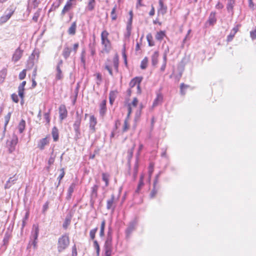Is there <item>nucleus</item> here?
<instances>
[{"label":"nucleus","instance_id":"nucleus-1","mask_svg":"<svg viewBox=\"0 0 256 256\" xmlns=\"http://www.w3.org/2000/svg\"><path fill=\"white\" fill-rule=\"evenodd\" d=\"M70 243L68 234H64L60 236L58 241L57 249L58 253H61L66 250Z\"/></svg>","mask_w":256,"mask_h":256},{"label":"nucleus","instance_id":"nucleus-2","mask_svg":"<svg viewBox=\"0 0 256 256\" xmlns=\"http://www.w3.org/2000/svg\"><path fill=\"white\" fill-rule=\"evenodd\" d=\"M82 122V114L78 112H76V118L73 124L74 129L75 132L74 139L78 140L80 137V126Z\"/></svg>","mask_w":256,"mask_h":256},{"label":"nucleus","instance_id":"nucleus-3","mask_svg":"<svg viewBox=\"0 0 256 256\" xmlns=\"http://www.w3.org/2000/svg\"><path fill=\"white\" fill-rule=\"evenodd\" d=\"M15 8L12 6H10L6 10L4 14L0 18V24H3L6 22L13 14Z\"/></svg>","mask_w":256,"mask_h":256},{"label":"nucleus","instance_id":"nucleus-4","mask_svg":"<svg viewBox=\"0 0 256 256\" xmlns=\"http://www.w3.org/2000/svg\"><path fill=\"white\" fill-rule=\"evenodd\" d=\"M116 200L115 199V196L114 194L111 195V197L110 199L107 200L106 202V209L112 210V211H114L116 206Z\"/></svg>","mask_w":256,"mask_h":256},{"label":"nucleus","instance_id":"nucleus-5","mask_svg":"<svg viewBox=\"0 0 256 256\" xmlns=\"http://www.w3.org/2000/svg\"><path fill=\"white\" fill-rule=\"evenodd\" d=\"M97 124L96 118L94 115H92L90 117L89 128L90 132L92 134L96 131V126Z\"/></svg>","mask_w":256,"mask_h":256},{"label":"nucleus","instance_id":"nucleus-6","mask_svg":"<svg viewBox=\"0 0 256 256\" xmlns=\"http://www.w3.org/2000/svg\"><path fill=\"white\" fill-rule=\"evenodd\" d=\"M62 64L63 60L62 59L60 60L56 66V80H61L63 77L62 71L61 70V67L62 66Z\"/></svg>","mask_w":256,"mask_h":256},{"label":"nucleus","instance_id":"nucleus-7","mask_svg":"<svg viewBox=\"0 0 256 256\" xmlns=\"http://www.w3.org/2000/svg\"><path fill=\"white\" fill-rule=\"evenodd\" d=\"M23 50L20 48H18L14 52L12 58V60L14 62L19 60L22 56Z\"/></svg>","mask_w":256,"mask_h":256},{"label":"nucleus","instance_id":"nucleus-8","mask_svg":"<svg viewBox=\"0 0 256 256\" xmlns=\"http://www.w3.org/2000/svg\"><path fill=\"white\" fill-rule=\"evenodd\" d=\"M104 256H111L112 251V244L104 242Z\"/></svg>","mask_w":256,"mask_h":256},{"label":"nucleus","instance_id":"nucleus-9","mask_svg":"<svg viewBox=\"0 0 256 256\" xmlns=\"http://www.w3.org/2000/svg\"><path fill=\"white\" fill-rule=\"evenodd\" d=\"M60 118L61 120L66 118L68 112L64 105H60L59 107Z\"/></svg>","mask_w":256,"mask_h":256},{"label":"nucleus","instance_id":"nucleus-10","mask_svg":"<svg viewBox=\"0 0 256 256\" xmlns=\"http://www.w3.org/2000/svg\"><path fill=\"white\" fill-rule=\"evenodd\" d=\"M48 138V136H46L40 140L38 142V148L40 150H44L45 146L49 144Z\"/></svg>","mask_w":256,"mask_h":256},{"label":"nucleus","instance_id":"nucleus-11","mask_svg":"<svg viewBox=\"0 0 256 256\" xmlns=\"http://www.w3.org/2000/svg\"><path fill=\"white\" fill-rule=\"evenodd\" d=\"M136 224V222L134 220L132 221L130 223L128 227L127 228L126 230V233L127 237L129 236L130 234H132V232L134 230Z\"/></svg>","mask_w":256,"mask_h":256},{"label":"nucleus","instance_id":"nucleus-12","mask_svg":"<svg viewBox=\"0 0 256 256\" xmlns=\"http://www.w3.org/2000/svg\"><path fill=\"white\" fill-rule=\"evenodd\" d=\"M18 138L14 136L10 142V144L8 147V152L10 153L12 152L15 150V147L18 143Z\"/></svg>","mask_w":256,"mask_h":256},{"label":"nucleus","instance_id":"nucleus-13","mask_svg":"<svg viewBox=\"0 0 256 256\" xmlns=\"http://www.w3.org/2000/svg\"><path fill=\"white\" fill-rule=\"evenodd\" d=\"M35 54H37V57L38 58V54H36V52H32V54H31V56L29 57V59L28 60L27 68L28 69H32L34 64V58L35 56V55H34Z\"/></svg>","mask_w":256,"mask_h":256},{"label":"nucleus","instance_id":"nucleus-14","mask_svg":"<svg viewBox=\"0 0 256 256\" xmlns=\"http://www.w3.org/2000/svg\"><path fill=\"white\" fill-rule=\"evenodd\" d=\"M160 174H156L155 177V179H154V186H153L154 188L150 194V196L151 198H153L154 197V196H156V194L157 193L158 190H156V184H157V183L158 182V178H159Z\"/></svg>","mask_w":256,"mask_h":256},{"label":"nucleus","instance_id":"nucleus-15","mask_svg":"<svg viewBox=\"0 0 256 256\" xmlns=\"http://www.w3.org/2000/svg\"><path fill=\"white\" fill-rule=\"evenodd\" d=\"M76 184L74 182H72V184H71L69 186V188L68 190L67 194H66V199L67 200H70L72 196V194L74 192V190L76 188Z\"/></svg>","mask_w":256,"mask_h":256},{"label":"nucleus","instance_id":"nucleus-16","mask_svg":"<svg viewBox=\"0 0 256 256\" xmlns=\"http://www.w3.org/2000/svg\"><path fill=\"white\" fill-rule=\"evenodd\" d=\"M72 2L67 1L61 12V16H63L66 12L70 11L72 8Z\"/></svg>","mask_w":256,"mask_h":256},{"label":"nucleus","instance_id":"nucleus-17","mask_svg":"<svg viewBox=\"0 0 256 256\" xmlns=\"http://www.w3.org/2000/svg\"><path fill=\"white\" fill-rule=\"evenodd\" d=\"M16 180L17 178L15 176L10 178L5 184L4 188L6 189L10 188L15 183Z\"/></svg>","mask_w":256,"mask_h":256},{"label":"nucleus","instance_id":"nucleus-18","mask_svg":"<svg viewBox=\"0 0 256 256\" xmlns=\"http://www.w3.org/2000/svg\"><path fill=\"white\" fill-rule=\"evenodd\" d=\"M106 100H104L102 101V103L100 104V114L102 116H104L106 112Z\"/></svg>","mask_w":256,"mask_h":256},{"label":"nucleus","instance_id":"nucleus-19","mask_svg":"<svg viewBox=\"0 0 256 256\" xmlns=\"http://www.w3.org/2000/svg\"><path fill=\"white\" fill-rule=\"evenodd\" d=\"M158 52L155 51L153 54L152 56V66H155L158 63Z\"/></svg>","mask_w":256,"mask_h":256},{"label":"nucleus","instance_id":"nucleus-20","mask_svg":"<svg viewBox=\"0 0 256 256\" xmlns=\"http://www.w3.org/2000/svg\"><path fill=\"white\" fill-rule=\"evenodd\" d=\"M142 78L139 77H136L134 78L130 82V86L131 88H134L136 85L140 84Z\"/></svg>","mask_w":256,"mask_h":256},{"label":"nucleus","instance_id":"nucleus-21","mask_svg":"<svg viewBox=\"0 0 256 256\" xmlns=\"http://www.w3.org/2000/svg\"><path fill=\"white\" fill-rule=\"evenodd\" d=\"M76 22H74L72 23L71 26L69 28L68 32L70 35H74L76 32Z\"/></svg>","mask_w":256,"mask_h":256},{"label":"nucleus","instance_id":"nucleus-22","mask_svg":"<svg viewBox=\"0 0 256 256\" xmlns=\"http://www.w3.org/2000/svg\"><path fill=\"white\" fill-rule=\"evenodd\" d=\"M52 134L54 142L58 140L59 138L58 130L56 127L54 126L52 129Z\"/></svg>","mask_w":256,"mask_h":256},{"label":"nucleus","instance_id":"nucleus-23","mask_svg":"<svg viewBox=\"0 0 256 256\" xmlns=\"http://www.w3.org/2000/svg\"><path fill=\"white\" fill-rule=\"evenodd\" d=\"M98 186L96 184L94 185L92 188V192H91V198L95 199L98 196Z\"/></svg>","mask_w":256,"mask_h":256},{"label":"nucleus","instance_id":"nucleus-24","mask_svg":"<svg viewBox=\"0 0 256 256\" xmlns=\"http://www.w3.org/2000/svg\"><path fill=\"white\" fill-rule=\"evenodd\" d=\"M216 22V12H212L208 18V22L210 25H214Z\"/></svg>","mask_w":256,"mask_h":256},{"label":"nucleus","instance_id":"nucleus-25","mask_svg":"<svg viewBox=\"0 0 256 256\" xmlns=\"http://www.w3.org/2000/svg\"><path fill=\"white\" fill-rule=\"evenodd\" d=\"M71 49L67 46H65L62 51V54L65 59H67L70 56Z\"/></svg>","mask_w":256,"mask_h":256},{"label":"nucleus","instance_id":"nucleus-26","mask_svg":"<svg viewBox=\"0 0 256 256\" xmlns=\"http://www.w3.org/2000/svg\"><path fill=\"white\" fill-rule=\"evenodd\" d=\"M39 232L38 226H33V230L32 232V236L34 240H37Z\"/></svg>","mask_w":256,"mask_h":256},{"label":"nucleus","instance_id":"nucleus-27","mask_svg":"<svg viewBox=\"0 0 256 256\" xmlns=\"http://www.w3.org/2000/svg\"><path fill=\"white\" fill-rule=\"evenodd\" d=\"M102 44L104 46V48H103V51L108 53L110 51L111 49L110 42V40H106L104 42V43H102Z\"/></svg>","mask_w":256,"mask_h":256},{"label":"nucleus","instance_id":"nucleus-28","mask_svg":"<svg viewBox=\"0 0 256 256\" xmlns=\"http://www.w3.org/2000/svg\"><path fill=\"white\" fill-rule=\"evenodd\" d=\"M162 96L160 94H157L156 98L154 99L152 106L155 107L157 106L160 103L162 102Z\"/></svg>","mask_w":256,"mask_h":256},{"label":"nucleus","instance_id":"nucleus-29","mask_svg":"<svg viewBox=\"0 0 256 256\" xmlns=\"http://www.w3.org/2000/svg\"><path fill=\"white\" fill-rule=\"evenodd\" d=\"M96 5L95 0H88V2L86 9L89 11L94 10Z\"/></svg>","mask_w":256,"mask_h":256},{"label":"nucleus","instance_id":"nucleus-30","mask_svg":"<svg viewBox=\"0 0 256 256\" xmlns=\"http://www.w3.org/2000/svg\"><path fill=\"white\" fill-rule=\"evenodd\" d=\"M235 2V0L228 1V3L226 4V9L228 12H232Z\"/></svg>","mask_w":256,"mask_h":256},{"label":"nucleus","instance_id":"nucleus-31","mask_svg":"<svg viewBox=\"0 0 256 256\" xmlns=\"http://www.w3.org/2000/svg\"><path fill=\"white\" fill-rule=\"evenodd\" d=\"M109 177L110 175L108 173H102V180L105 182V186H108L109 184Z\"/></svg>","mask_w":256,"mask_h":256},{"label":"nucleus","instance_id":"nucleus-32","mask_svg":"<svg viewBox=\"0 0 256 256\" xmlns=\"http://www.w3.org/2000/svg\"><path fill=\"white\" fill-rule=\"evenodd\" d=\"M165 36V32L164 31L160 30L156 33V38L158 40L161 41Z\"/></svg>","mask_w":256,"mask_h":256},{"label":"nucleus","instance_id":"nucleus-33","mask_svg":"<svg viewBox=\"0 0 256 256\" xmlns=\"http://www.w3.org/2000/svg\"><path fill=\"white\" fill-rule=\"evenodd\" d=\"M108 33L106 30H104L101 34L102 43H104L106 40H109L108 37Z\"/></svg>","mask_w":256,"mask_h":256},{"label":"nucleus","instance_id":"nucleus-34","mask_svg":"<svg viewBox=\"0 0 256 256\" xmlns=\"http://www.w3.org/2000/svg\"><path fill=\"white\" fill-rule=\"evenodd\" d=\"M132 18H129L126 25V30L128 33V36H130L131 34V30L132 28Z\"/></svg>","mask_w":256,"mask_h":256},{"label":"nucleus","instance_id":"nucleus-35","mask_svg":"<svg viewBox=\"0 0 256 256\" xmlns=\"http://www.w3.org/2000/svg\"><path fill=\"white\" fill-rule=\"evenodd\" d=\"M26 122L24 120H22L19 123L18 128L20 133H22L25 128Z\"/></svg>","mask_w":256,"mask_h":256},{"label":"nucleus","instance_id":"nucleus-36","mask_svg":"<svg viewBox=\"0 0 256 256\" xmlns=\"http://www.w3.org/2000/svg\"><path fill=\"white\" fill-rule=\"evenodd\" d=\"M106 222L103 220L101 223L100 229V237H103L104 236V228H105Z\"/></svg>","mask_w":256,"mask_h":256},{"label":"nucleus","instance_id":"nucleus-37","mask_svg":"<svg viewBox=\"0 0 256 256\" xmlns=\"http://www.w3.org/2000/svg\"><path fill=\"white\" fill-rule=\"evenodd\" d=\"M144 185V176L142 175V176H140V181H139V183H138V188H136V192H138L140 190L141 188Z\"/></svg>","mask_w":256,"mask_h":256},{"label":"nucleus","instance_id":"nucleus-38","mask_svg":"<svg viewBox=\"0 0 256 256\" xmlns=\"http://www.w3.org/2000/svg\"><path fill=\"white\" fill-rule=\"evenodd\" d=\"M148 60L147 57H145L142 60V61L141 62V64H140V68L142 70H145L147 66H148Z\"/></svg>","mask_w":256,"mask_h":256},{"label":"nucleus","instance_id":"nucleus-39","mask_svg":"<svg viewBox=\"0 0 256 256\" xmlns=\"http://www.w3.org/2000/svg\"><path fill=\"white\" fill-rule=\"evenodd\" d=\"M24 87L20 84V86L18 87V96L22 100H23L24 98Z\"/></svg>","mask_w":256,"mask_h":256},{"label":"nucleus","instance_id":"nucleus-40","mask_svg":"<svg viewBox=\"0 0 256 256\" xmlns=\"http://www.w3.org/2000/svg\"><path fill=\"white\" fill-rule=\"evenodd\" d=\"M60 171V174L59 175V176L58 178V184L56 186L57 188L60 184V181L63 178L64 176V174H65V172H64V168H61Z\"/></svg>","mask_w":256,"mask_h":256},{"label":"nucleus","instance_id":"nucleus-41","mask_svg":"<svg viewBox=\"0 0 256 256\" xmlns=\"http://www.w3.org/2000/svg\"><path fill=\"white\" fill-rule=\"evenodd\" d=\"M146 39L148 42L149 46H152L154 45V42L152 40V36L151 34H147Z\"/></svg>","mask_w":256,"mask_h":256},{"label":"nucleus","instance_id":"nucleus-42","mask_svg":"<svg viewBox=\"0 0 256 256\" xmlns=\"http://www.w3.org/2000/svg\"><path fill=\"white\" fill-rule=\"evenodd\" d=\"M94 247L96 250L97 256H99L100 252V248L98 242L96 240H94Z\"/></svg>","mask_w":256,"mask_h":256},{"label":"nucleus","instance_id":"nucleus-43","mask_svg":"<svg viewBox=\"0 0 256 256\" xmlns=\"http://www.w3.org/2000/svg\"><path fill=\"white\" fill-rule=\"evenodd\" d=\"M60 2H54L52 4L49 10L48 13H50L52 11L55 10L56 9H57L60 6Z\"/></svg>","mask_w":256,"mask_h":256},{"label":"nucleus","instance_id":"nucleus-44","mask_svg":"<svg viewBox=\"0 0 256 256\" xmlns=\"http://www.w3.org/2000/svg\"><path fill=\"white\" fill-rule=\"evenodd\" d=\"M98 228H96L94 229H92L90 230V239L92 240H94L95 238L96 234L98 230Z\"/></svg>","mask_w":256,"mask_h":256},{"label":"nucleus","instance_id":"nucleus-45","mask_svg":"<svg viewBox=\"0 0 256 256\" xmlns=\"http://www.w3.org/2000/svg\"><path fill=\"white\" fill-rule=\"evenodd\" d=\"M116 5H115L111 12V17L112 20H116L117 18V16L116 14Z\"/></svg>","mask_w":256,"mask_h":256},{"label":"nucleus","instance_id":"nucleus-46","mask_svg":"<svg viewBox=\"0 0 256 256\" xmlns=\"http://www.w3.org/2000/svg\"><path fill=\"white\" fill-rule=\"evenodd\" d=\"M129 129V124L128 118H126L124 121V124L122 128V132H126Z\"/></svg>","mask_w":256,"mask_h":256},{"label":"nucleus","instance_id":"nucleus-47","mask_svg":"<svg viewBox=\"0 0 256 256\" xmlns=\"http://www.w3.org/2000/svg\"><path fill=\"white\" fill-rule=\"evenodd\" d=\"M66 218L65 219V220L62 224V227L64 229H66L68 228V226L70 224V217L66 216Z\"/></svg>","mask_w":256,"mask_h":256},{"label":"nucleus","instance_id":"nucleus-48","mask_svg":"<svg viewBox=\"0 0 256 256\" xmlns=\"http://www.w3.org/2000/svg\"><path fill=\"white\" fill-rule=\"evenodd\" d=\"M159 5L160 8V10H164L163 14H164L166 12L167 8L166 6L164 5V2L162 0H159L158 1Z\"/></svg>","mask_w":256,"mask_h":256},{"label":"nucleus","instance_id":"nucleus-49","mask_svg":"<svg viewBox=\"0 0 256 256\" xmlns=\"http://www.w3.org/2000/svg\"><path fill=\"white\" fill-rule=\"evenodd\" d=\"M53 154H54V152L52 151L50 154V156L48 160V164L49 166L52 164L54 162L55 156H54Z\"/></svg>","mask_w":256,"mask_h":256},{"label":"nucleus","instance_id":"nucleus-50","mask_svg":"<svg viewBox=\"0 0 256 256\" xmlns=\"http://www.w3.org/2000/svg\"><path fill=\"white\" fill-rule=\"evenodd\" d=\"M122 58L124 59L125 64H127V60H126V44H124L123 48L122 50Z\"/></svg>","mask_w":256,"mask_h":256},{"label":"nucleus","instance_id":"nucleus-51","mask_svg":"<svg viewBox=\"0 0 256 256\" xmlns=\"http://www.w3.org/2000/svg\"><path fill=\"white\" fill-rule=\"evenodd\" d=\"M188 86L184 84V83L180 84V93L182 95L185 94L186 92L184 90V89L188 88Z\"/></svg>","mask_w":256,"mask_h":256},{"label":"nucleus","instance_id":"nucleus-52","mask_svg":"<svg viewBox=\"0 0 256 256\" xmlns=\"http://www.w3.org/2000/svg\"><path fill=\"white\" fill-rule=\"evenodd\" d=\"M40 10H38L37 12H36L32 17V20L35 22H37L38 20V18L40 16Z\"/></svg>","mask_w":256,"mask_h":256},{"label":"nucleus","instance_id":"nucleus-53","mask_svg":"<svg viewBox=\"0 0 256 256\" xmlns=\"http://www.w3.org/2000/svg\"><path fill=\"white\" fill-rule=\"evenodd\" d=\"M26 76V70H22L19 74L18 78L20 80H24Z\"/></svg>","mask_w":256,"mask_h":256},{"label":"nucleus","instance_id":"nucleus-54","mask_svg":"<svg viewBox=\"0 0 256 256\" xmlns=\"http://www.w3.org/2000/svg\"><path fill=\"white\" fill-rule=\"evenodd\" d=\"M85 50H83L82 52L81 56H80V60L81 62L83 64L84 66H85Z\"/></svg>","mask_w":256,"mask_h":256},{"label":"nucleus","instance_id":"nucleus-55","mask_svg":"<svg viewBox=\"0 0 256 256\" xmlns=\"http://www.w3.org/2000/svg\"><path fill=\"white\" fill-rule=\"evenodd\" d=\"M11 98H12V100L17 103L18 102V96L16 94H12L11 96Z\"/></svg>","mask_w":256,"mask_h":256},{"label":"nucleus","instance_id":"nucleus-56","mask_svg":"<svg viewBox=\"0 0 256 256\" xmlns=\"http://www.w3.org/2000/svg\"><path fill=\"white\" fill-rule=\"evenodd\" d=\"M77 250L76 244L72 248V256H77Z\"/></svg>","mask_w":256,"mask_h":256},{"label":"nucleus","instance_id":"nucleus-57","mask_svg":"<svg viewBox=\"0 0 256 256\" xmlns=\"http://www.w3.org/2000/svg\"><path fill=\"white\" fill-rule=\"evenodd\" d=\"M116 97V92L114 91H111L109 94V98L114 99L115 100Z\"/></svg>","mask_w":256,"mask_h":256},{"label":"nucleus","instance_id":"nucleus-58","mask_svg":"<svg viewBox=\"0 0 256 256\" xmlns=\"http://www.w3.org/2000/svg\"><path fill=\"white\" fill-rule=\"evenodd\" d=\"M252 0H248V7L251 10H254L255 8H254L255 5H254V3L253 2Z\"/></svg>","mask_w":256,"mask_h":256},{"label":"nucleus","instance_id":"nucleus-59","mask_svg":"<svg viewBox=\"0 0 256 256\" xmlns=\"http://www.w3.org/2000/svg\"><path fill=\"white\" fill-rule=\"evenodd\" d=\"M114 68L118 70V58H116L114 60Z\"/></svg>","mask_w":256,"mask_h":256},{"label":"nucleus","instance_id":"nucleus-60","mask_svg":"<svg viewBox=\"0 0 256 256\" xmlns=\"http://www.w3.org/2000/svg\"><path fill=\"white\" fill-rule=\"evenodd\" d=\"M44 118L46 121L47 123H49L50 122V111L48 112H46L44 114Z\"/></svg>","mask_w":256,"mask_h":256},{"label":"nucleus","instance_id":"nucleus-61","mask_svg":"<svg viewBox=\"0 0 256 256\" xmlns=\"http://www.w3.org/2000/svg\"><path fill=\"white\" fill-rule=\"evenodd\" d=\"M250 38L252 40L256 39V30L250 32Z\"/></svg>","mask_w":256,"mask_h":256},{"label":"nucleus","instance_id":"nucleus-62","mask_svg":"<svg viewBox=\"0 0 256 256\" xmlns=\"http://www.w3.org/2000/svg\"><path fill=\"white\" fill-rule=\"evenodd\" d=\"M235 34H234L231 31L230 34L227 37V40L228 42H230L232 40L234 37V36Z\"/></svg>","mask_w":256,"mask_h":256},{"label":"nucleus","instance_id":"nucleus-63","mask_svg":"<svg viewBox=\"0 0 256 256\" xmlns=\"http://www.w3.org/2000/svg\"><path fill=\"white\" fill-rule=\"evenodd\" d=\"M48 202H47L43 206L42 212L44 213L48 209Z\"/></svg>","mask_w":256,"mask_h":256},{"label":"nucleus","instance_id":"nucleus-64","mask_svg":"<svg viewBox=\"0 0 256 256\" xmlns=\"http://www.w3.org/2000/svg\"><path fill=\"white\" fill-rule=\"evenodd\" d=\"M112 236H107L105 242L112 244Z\"/></svg>","mask_w":256,"mask_h":256}]
</instances>
